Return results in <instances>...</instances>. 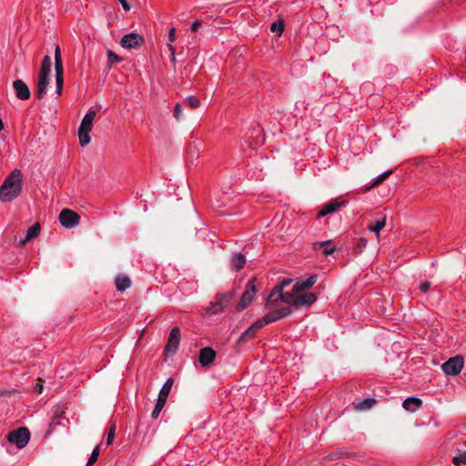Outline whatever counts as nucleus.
I'll return each mask as SVG.
<instances>
[{
    "label": "nucleus",
    "instance_id": "c756f323",
    "mask_svg": "<svg viewBox=\"0 0 466 466\" xmlns=\"http://www.w3.org/2000/svg\"><path fill=\"white\" fill-rule=\"evenodd\" d=\"M453 464L455 466L466 464V451H461L458 455L453 457Z\"/></svg>",
    "mask_w": 466,
    "mask_h": 466
},
{
    "label": "nucleus",
    "instance_id": "ea45409f",
    "mask_svg": "<svg viewBox=\"0 0 466 466\" xmlns=\"http://www.w3.org/2000/svg\"><path fill=\"white\" fill-rule=\"evenodd\" d=\"M108 59L111 63L120 61V58L116 55H115L112 51L108 52Z\"/></svg>",
    "mask_w": 466,
    "mask_h": 466
},
{
    "label": "nucleus",
    "instance_id": "ddd939ff",
    "mask_svg": "<svg viewBox=\"0 0 466 466\" xmlns=\"http://www.w3.org/2000/svg\"><path fill=\"white\" fill-rule=\"evenodd\" d=\"M180 341V329L174 327L169 333L167 343L165 347V351L167 355H174L178 348Z\"/></svg>",
    "mask_w": 466,
    "mask_h": 466
},
{
    "label": "nucleus",
    "instance_id": "aec40b11",
    "mask_svg": "<svg viewBox=\"0 0 466 466\" xmlns=\"http://www.w3.org/2000/svg\"><path fill=\"white\" fill-rule=\"evenodd\" d=\"M40 225L38 223L34 224L28 228L25 238L19 240V246L24 247L28 240L36 238L40 234Z\"/></svg>",
    "mask_w": 466,
    "mask_h": 466
},
{
    "label": "nucleus",
    "instance_id": "f257e3e1",
    "mask_svg": "<svg viewBox=\"0 0 466 466\" xmlns=\"http://www.w3.org/2000/svg\"><path fill=\"white\" fill-rule=\"evenodd\" d=\"M23 189L22 172L15 168L4 180L0 187V201L11 202L15 199Z\"/></svg>",
    "mask_w": 466,
    "mask_h": 466
},
{
    "label": "nucleus",
    "instance_id": "473e14b6",
    "mask_svg": "<svg viewBox=\"0 0 466 466\" xmlns=\"http://www.w3.org/2000/svg\"><path fill=\"white\" fill-rule=\"evenodd\" d=\"M115 433H116V425L113 424L108 431H107V434H106V445H110L112 444L113 441H114V437H115Z\"/></svg>",
    "mask_w": 466,
    "mask_h": 466
},
{
    "label": "nucleus",
    "instance_id": "1a4fd4ad",
    "mask_svg": "<svg viewBox=\"0 0 466 466\" xmlns=\"http://www.w3.org/2000/svg\"><path fill=\"white\" fill-rule=\"evenodd\" d=\"M56 92L61 95L64 84V68L59 46L55 49Z\"/></svg>",
    "mask_w": 466,
    "mask_h": 466
},
{
    "label": "nucleus",
    "instance_id": "f03ea898",
    "mask_svg": "<svg viewBox=\"0 0 466 466\" xmlns=\"http://www.w3.org/2000/svg\"><path fill=\"white\" fill-rule=\"evenodd\" d=\"M52 71L51 57L46 55L42 60L41 68L38 75L37 88L35 96L38 99H42L46 95L49 86V76Z\"/></svg>",
    "mask_w": 466,
    "mask_h": 466
},
{
    "label": "nucleus",
    "instance_id": "6ab92c4d",
    "mask_svg": "<svg viewBox=\"0 0 466 466\" xmlns=\"http://www.w3.org/2000/svg\"><path fill=\"white\" fill-rule=\"evenodd\" d=\"M422 405V400L420 398L417 397H409L406 400H404L402 403V407L410 412H415L417 410H419Z\"/></svg>",
    "mask_w": 466,
    "mask_h": 466
},
{
    "label": "nucleus",
    "instance_id": "7c9ffc66",
    "mask_svg": "<svg viewBox=\"0 0 466 466\" xmlns=\"http://www.w3.org/2000/svg\"><path fill=\"white\" fill-rule=\"evenodd\" d=\"M99 453H100V445H97V446L95 447V449L91 452V455H90L89 460H88V461L86 463V466H90L93 463H95L97 461Z\"/></svg>",
    "mask_w": 466,
    "mask_h": 466
},
{
    "label": "nucleus",
    "instance_id": "2eb2a0df",
    "mask_svg": "<svg viewBox=\"0 0 466 466\" xmlns=\"http://www.w3.org/2000/svg\"><path fill=\"white\" fill-rule=\"evenodd\" d=\"M143 36L139 34L129 33L125 35L121 39V46L124 48H135L142 45Z\"/></svg>",
    "mask_w": 466,
    "mask_h": 466
},
{
    "label": "nucleus",
    "instance_id": "cd10ccee",
    "mask_svg": "<svg viewBox=\"0 0 466 466\" xmlns=\"http://www.w3.org/2000/svg\"><path fill=\"white\" fill-rule=\"evenodd\" d=\"M375 403V400L371 398L364 399L356 404L355 408L358 410H368L370 409Z\"/></svg>",
    "mask_w": 466,
    "mask_h": 466
},
{
    "label": "nucleus",
    "instance_id": "2f4dec72",
    "mask_svg": "<svg viewBox=\"0 0 466 466\" xmlns=\"http://www.w3.org/2000/svg\"><path fill=\"white\" fill-rule=\"evenodd\" d=\"M275 310L278 313V316L279 317V319H281L289 316V314H291L293 308H292V306H289V307H284V308L278 309Z\"/></svg>",
    "mask_w": 466,
    "mask_h": 466
},
{
    "label": "nucleus",
    "instance_id": "4c0bfd02",
    "mask_svg": "<svg viewBox=\"0 0 466 466\" xmlns=\"http://www.w3.org/2000/svg\"><path fill=\"white\" fill-rule=\"evenodd\" d=\"M123 7L125 11H129L131 9V5L127 0H116Z\"/></svg>",
    "mask_w": 466,
    "mask_h": 466
},
{
    "label": "nucleus",
    "instance_id": "dca6fc26",
    "mask_svg": "<svg viewBox=\"0 0 466 466\" xmlns=\"http://www.w3.org/2000/svg\"><path fill=\"white\" fill-rule=\"evenodd\" d=\"M217 353L212 348L205 347L200 350L198 361L202 367H208L214 362Z\"/></svg>",
    "mask_w": 466,
    "mask_h": 466
},
{
    "label": "nucleus",
    "instance_id": "412c9836",
    "mask_svg": "<svg viewBox=\"0 0 466 466\" xmlns=\"http://www.w3.org/2000/svg\"><path fill=\"white\" fill-rule=\"evenodd\" d=\"M245 264H246V257L241 253L235 254L231 258V261H230L231 268L237 271H239L240 269H242L244 268Z\"/></svg>",
    "mask_w": 466,
    "mask_h": 466
},
{
    "label": "nucleus",
    "instance_id": "37998d69",
    "mask_svg": "<svg viewBox=\"0 0 466 466\" xmlns=\"http://www.w3.org/2000/svg\"><path fill=\"white\" fill-rule=\"evenodd\" d=\"M254 132H255V134H256V136H257V139H258V136H259V135H260V133H261V129H260V127H259L258 125H257V127H255V128H254ZM259 142H260V141H259V140H258V141L256 142V144H258Z\"/></svg>",
    "mask_w": 466,
    "mask_h": 466
},
{
    "label": "nucleus",
    "instance_id": "9d476101",
    "mask_svg": "<svg viewBox=\"0 0 466 466\" xmlns=\"http://www.w3.org/2000/svg\"><path fill=\"white\" fill-rule=\"evenodd\" d=\"M256 279H252L248 281L246 285V289L243 292L240 301L238 302L237 306L238 310H243L244 309L248 308L250 303L252 302L254 296L257 292V288L255 285Z\"/></svg>",
    "mask_w": 466,
    "mask_h": 466
},
{
    "label": "nucleus",
    "instance_id": "5701e85b",
    "mask_svg": "<svg viewBox=\"0 0 466 466\" xmlns=\"http://www.w3.org/2000/svg\"><path fill=\"white\" fill-rule=\"evenodd\" d=\"M386 225V216H383L380 219H375L370 221V223L368 226V228L370 231H373L376 233L377 236H379L380 231L385 227Z\"/></svg>",
    "mask_w": 466,
    "mask_h": 466
},
{
    "label": "nucleus",
    "instance_id": "9b49d317",
    "mask_svg": "<svg viewBox=\"0 0 466 466\" xmlns=\"http://www.w3.org/2000/svg\"><path fill=\"white\" fill-rule=\"evenodd\" d=\"M80 217L68 208L63 209L59 214L61 225L66 228H73L79 223Z\"/></svg>",
    "mask_w": 466,
    "mask_h": 466
},
{
    "label": "nucleus",
    "instance_id": "c85d7f7f",
    "mask_svg": "<svg viewBox=\"0 0 466 466\" xmlns=\"http://www.w3.org/2000/svg\"><path fill=\"white\" fill-rule=\"evenodd\" d=\"M293 282V279L290 278H284L279 281V283L271 289V290H284L285 288L289 286Z\"/></svg>",
    "mask_w": 466,
    "mask_h": 466
},
{
    "label": "nucleus",
    "instance_id": "b1692460",
    "mask_svg": "<svg viewBox=\"0 0 466 466\" xmlns=\"http://www.w3.org/2000/svg\"><path fill=\"white\" fill-rule=\"evenodd\" d=\"M323 248V254L324 255H330L334 252L335 247L331 246L330 240H325L320 242L314 243V248L318 249Z\"/></svg>",
    "mask_w": 466,
    "mask_h": 466
},
{
    "label": "nucleus",
    "instance_id": "a211bd4d",
    "mask_svg": "<svg viewBox=\"0 0 466 466\" xmlns=\"http://www.w3.org/2000/svg\"><path fill=\"white\" fill-rule=\"evenodd\" d=\"M318 279V276L313 274L306 279L298 280L293 286V291L300 293L304 290L309 289Z\"/></svg>",
    "mask_w": 466,
    "mask_h": 466
},
{
    "label": "nucleus",
    "instance_id": "7ed1b4c3",
    "mask_svg": "<svg viewBox=\"0 0 466 466\" xmlns=\"http://www.w3.org/2000/svg\"><path fill=\"white\" fill-rule=\"evenodd\" d=\"M96 114V113L95 110L89 109L81 121L80 127L78 128V138L82 147L86 146L90 142L89 133L92 130L93 121L95 119Z\"/></svg>",
    "mask_w": 466,
    "mask_h": 466
},
{
    "label": "nucleus",
    "instance_id": "58836bf2",
    "mask_svg": "<svg viewBox=\"0 0 466 466\" xmlns=\"http://www.w3.org/2000/svg\"><path fill=\"white\" fill-rule=\"evenodd\" d=\"M430 288H431V283L428 281L422 282L419 287V289L421 292H427L430 289Z\"/></svg>",
    "mask_w": 466,
    "mask_h": 466
},
{
    "label": "nucleus",
    "instance_id": "72a5a7b5",
    "mask_svg": "<svg viewBox=\"0 0 466 466\" xmlns=\"http://www.w3.org/2000/svg\"><path fill=\"white\" fill-rule=\"evenodd\" d=\"M173 116L177 120H180L182 118V108L180 103H177L175 105Z\"/></svg>",
    "mask_w": 466,
    "mask_h": 466
},
{
    "label": "nucleus",
    "instance_id": "f704fd0d",
    "mask_svg": "<svg viewBox=\"0 0 466 466\" xmlns=\"http://www.w3.org/2000/svg\"><path fill=\"white\" fill-rule=\"evenodd\" d=\"M391 174V171H386V172H383L381 174H380L379 176H377L375 178H374V185H379L380 184L386 177H388Z\"/></svg>",
    "mask_w": 466,
    "mask_h": 466
},
{
    "label": "nucleus",
    "instance_id": "0eeeda50",
    "mask_svg": "<svg viewBox=\"0 0 466 466\" xmlns=\"http://www.w3.org/2000/svg\"><path fill=\"white\" fill-rule=\"evenodd\" d=\"M7 440L18 449H23L30 440V432L26 428H18L8 433Z\"/></svg>",
    "mask_w": 466,
    "mask_h": 466
},
{
    "label": "nucleus",
    "instance_id": "79ce46f5",
    "mask_svg": "<svg viewBox=\"0 0 466 466\" xmlns=\"http://www.w3.org/2000/svg\"><path fill=\"white\" fill-rule=\"evenodd\" d=\"M200 24H201V22H200V21H198V20L194 21V22L191 24V30H192V31H194V32H196V31L198 29V27H199Z\"/></svg>",
    "mask_w": 466,
    "mask_h": 466
},
{
    "label": "nucleus",
    "instance_id": "4468645a",
    "mask_svg": "<svg viewBox=\"0 0 466 466\" xmlns=\"http://www.w3.org/2000/svg\"><path fill=\"white\" fill-rule=\"evenodd\" d=\"M348 204V200L342 199L341 198H335L330 202L323 206L322 209L317 214L318 218L325 217L329 214L334 213L340 208L345 207Z\"/></svg>",
    "mask_w": 466,
    "mask_h": 466
},
{
    "label": "nucleus",
    "instance_id": "393cba45",
    "mask_svg": "<svg viewBox=\"0 0 466 466\" xmlns=\"http://www.w3.org/2000/svg\"><path fill=\"white\" fill-rule=\"evenodd\" d=\"M279 319H280L278 316V313L273 309H272V310L270 312H268V314L264 315L262 319H259V320L261 321L263 327L268 325V324H270L272 322H275L277 320H279Z\"/></svg>",
    "mask_w": 466,
    "mask_h": 466
},
{
    "label": "nucleus",
    "instance_id": "49530a36",
    "mask_svg": "<svg viewBox=\"0 0 466 466\" xmlns=\"http://www.w3.org/2000/svg\"><path fill=\"white\" fill-rule=\"evenodd\" d=\"M4 128V123L2 121V119L0 118V131L3 130Z\"/></svg>",
    "mask_w": 466,
    "mask_h": 466
},
{
    "label": "nucleus",
    "instance_id": "a19ab883",
    "mask_svg": "<svg viewBox=\"0 0 466 466\" xmlns=\"http://www.w3.org/2000/svg\"><path fill=\"white\" fill-rule=\"evenodd\" d=\"M168 49L171 54V62L175 63L176 57H175V47L171 44H167Z\"/></svg>",
    "mask_w": 466,
    "mask_h": 466
},
{
    "label": "nucleus",
    "instance_id": "20e7f679",
    "mask_svg": "<svg viewBox=\"0 0 466 466\" xmlns=\"http://www.w3.org/2000/svg\"><path fill=\"white\" fill-rule=\"evenodd\" d=\"M296 294L298 293L293 290L291 292H284V290H271L268 295L265 307L268 309H275L279 301L290 304V306H292Z\"/></svg>",
    "mask_w": 466,
    "mask_h": 466
},
{
    "label": "nucleus",
    "instance_id": "e433bc0d",
    "mask_svg": "<svg viewBox=\"0 0 466 466\" xmlns=\"http://www.w3.org/2000/svg\"><path fill=\"white\" fill-rule=\"evenodd\" d=\"M176 39V28L175 27H171L169 30H168V43L167 44H173V42L175 41Z\"/></svg>",
    "mask_w": 466,
    "mask_h": 466
},
{
    "label": "nucleus",
    "instance_id": "f8f14e48",
    "mask_svg": "<svg viewBox=\"0 0 466 466\" xmlns=\"http://www.w3.org/2000/svg\"><path fill=\"white\" fill-rule=\"evenodd\" d=\"M317 300V296L313 292H306V293H298L296 294L292 308L299 309V308H309Z\"/></svg>",
    "mask_w": 466,
    "mask_h": 466
},
{
    "label": "nucleus",
    "instance_id": "39448f33",
    "mask_svg": "<svg viewBox=\"0 0 466 466\" xmlns=\"http://www.w3.org/2000/svg\"><path fill=\"white\" fill-rule=\"evenodd\" d=\"M172 385H173V380L171 378H169L166 380V382L162 386V388L158 393L157 403H156L155 408L151 413L152 419L156 420L158 418L161 410H163V408L165 407V405L167 403V400L170 393Z\"/></svg>",
    "mask_w": 466,
    "mask_h": 466
},
{
    "label": "nucleus",
    "instance_id": "a878e982",
    "mask_svg": "<svg viewBox=\"0 0 466 466\" xmlns=\"http://www.w3.org/2000/svg\"><path fill=\"white\" fill-rule=\"evenodd\" d=\"M261 328H263V325L261 321L258 319L250 327H248L243 333L247 337H253Z\"/></svg>",
    "mask_w": 466,
    "mask_h": 466
},
{
    "label": "nucleus",
    "instance_id": "4be33fe9",
    "mask_svg": "<svg viewBox=\"0 0 466 466\" xmlns=\"http://www.w3.org/2000/svg\"><path fill=\"white\" fill-rule=\"evenodd\" d=\"M115 282L116 289L121 292L125 291L131 285L130 279L126 275L116 276Z\"/></svg>",
    "mask_w": 466,
    "mask_h": 466
},
{
    "label": "nucleus",
    "instance_id": "09e8293b",
    "mask_svg": "<svg viewBox=\"0 0 466 466\" xmlns=\"http://www.w3.org/2000/svg\"><path fill=\"white\" fill-rule=\"evenodd\" d=\"M465 446H466V442H465Z\"/></svg>",
    "mask_w": 466,
    "mask_h": 466
},
{
    "label": "nucleus",
    "instance_id": "a18cd8bd",
    "mask_svg": "<svg viewBox=\"0 0 466 466\" xmlns=\"http://www.w3.org/2000/svg\"><path fill=\"white\" fill-rule=\"evenodd\" d=\"M246 337H247V336H246V335H244V333H242V334L239 336V338L238 339V343L239 344V343H241L242 341H244V339H245V338H246Z\"/></svg>",
    "mask_w": 466,
    "mask_h": 466
},
{
    "label": "nucleus",
    "instance_id": "de8ad7c7",
    "mask_svg": "<svg viewBox=\"0 0 466 466\" xmlns=\"http://www.w3.org/2000/svg\"><path fill=\"white\" fill-rule=\"evenodd\" d=\"M370 4H378L380 0H370Z\"/></svg>",
    "mask_w": 466,
    "mask_h": 466
},
{
    "label": "nucleus",
    "instance_id": "c9c22d12",
    "mask_svg": "<svg viewBox=\"0 0 466 466\" xmlns=\"http://www.w3.org/2000/svg\"><path fill=\"white\" fill-rule=\"evenodd\" d=\"M270 29L272 32H277V33L280 34L283 31L284 27L281 23L274 22L271 24Z\"/></svg>",
    "mask_w": 466,
    "mask_h": 466
},
{
    "label": "nucleus",
    "instance_id": "bb28decb",
    "mask_svg": "<svg viewBox=\"0 0 466 466\" xmlns=\"http://www.w3.org/2000/svg\"><path fill=\"white\" fill-rule=\"evenodd\" d=\"M183 104L187 105L192 109H195L200 106L201 102L197 96H189L183 100Z\"/></svg>",
    "mask_w": 466,
    "mask_h": 466
},
{
    "label": "nucleus",
    "instance_id": "c03bdc74",
    "mask_svg": "<svg viewBox=\"0 0 466 466\" xmlns=\"http://www.w3.org/2000/svg\"><path fill=\"white\" fill-rule=\"evenodd\" d=\"M35 391L41 393L42 390H43V386L39 385V384H36L35 387Z\"/></svg>",
    "mask_w": 466,
    "mask_h": 466
},
{
    "label": "nucleus",
    "instance_id": "f3484780",
    "mask_svg": "<svg viewBox=\"0 0 466 466\" xmlns=\"http://www.w3.org/2000/svg\"><path fill=\"white\" fill-rule=\"evenodd\" d=\"M13 87L17 98L26 100L30 96V91L27 85L21 79H16L13 82Z\"/></svg>",
    "mask_w": 466,
    "mask_h": 466
},
{
    "label": "nucleus",
    "instance_id": "423d86ee",
    "mask_svg": "<svg viewBox=\"0 0 466 466\" xmlns=\"http://www.w3.org/2000/svg\"><path fill=\"white\" fill-rule=\"evenodd\" d=\"M235 297L234 291H229L223 294H218L216 300L210 304L209 312L211 314H218L223 312L225 309L230 306L231 301Z\"/></svg>",
    "mask_w": 466,
    "mask_h": 466
},
{
    "label": "nucleus",
    "instance_id": "6e6552de",
    "mask_svg": "<svg viewBox=\"0 0 466 466\" xmlns=\"http://www.w3.org/2000/svg\"><path fill=\"white\" fill-rule=\"evenodd\" d=\"M464 366V359L461 355L450 358L441 365L442 371L449 376L458 375Z\"/></svg>",
    "mask_w": 466,
    "mask_h": 466
}]
</instances>
